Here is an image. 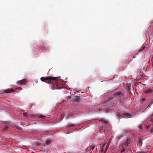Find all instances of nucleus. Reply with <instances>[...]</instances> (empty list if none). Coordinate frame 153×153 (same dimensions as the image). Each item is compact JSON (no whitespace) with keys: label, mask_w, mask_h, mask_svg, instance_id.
Returning <instances> with one entry per match:
<instances>
[{"label":"nucleus","mask_w":153,"mask_h":153,"mask_svg":"<svg viewBox=\"0 0 153 153\" xmlns=\"http://www.w3.org/2000/svg\"><path fill=\"white\" fill-rule=\"evenodd\" d=\"M115 100V98L114 97V96H113L112 97H111L108 99L107 102L108 103H110V102L114 101Z\"/></svg>","instance_id":"nucleus-11"},{"label":"nucleus","mask_w":153,"mask_h":153,"mask_svg":"<svg viewBox=\"0 0 153 153\" xmlns=\"http://www.w3.org/2000/svg\"><path fill=\"white\" fill-rule=\"evenodd\" d=\"M80 100L79 96H76L73 98V101L75 102H78Z\"/></svg>","instance_id":"nucleus-10"},{"label":"nucleus","mask_w":153,"mask_h":153,"mask_svg":"<svg viewBox=\"0 0 153 153\" xmlns=\"http://www.w3.org/2000/svg\"><path fill=\"white\" fill-rule=\"evenodd\" d=\"M144 48H145L144 47H143V48H141L139 51H142L144 49Z\"/></svg>","instance_id":"nucleus-20"},{"label":"nucleus","mask_w":153,"mask_h":153,"mask_svg":"<svg viewBox=\"0 0 153 153\" xmlns=\"http://www.w3.org/2000/svg\"><path fill=\"white\" fill-rule=\"evenodd\" d=\"M105 144H104L103 145V146H102V147H101V146L100 147V148L101 149L102 151V152L104 151V152H106V151L107 149L108 148V146L107 145L106 147L105 148V150L104 147H105Z\"/></svg>","instance_id":"nucleus-12"},{"label":"nucleus","mask_w":153,"mask_h":153,"mask_svg":"<svg viewBox=\"0 0 153 153\" xmlns=\"http://www.w3.org/2000/svg\"><path fill=\"white\" fill-rule=\"evenodd\" d=\"M101 121L102 122V128H107L108 126V123L107 121L105 120H102Z\"/></svg>","instance_id":"nucleus-6"},{"label":"nucleus","mask_w":153,"mask_h":153,"mask_svg":"<svg viewBox=\"0 0 153 153\" xmlns=\"http://www.w3.org/2000/svg\"><path fill=\"white\" fill-rule=\"evenodd\" d=\"M38 117L39 118H42L43 119H45L46 117L42 115H40L38 116Z\"/></svg>","instance_id":"nucleus-16"},{"label":"nucleus","mask_w":153,"mask_h":153,"mask_svg":"<svg viewBox=\"0 0 153 153\" xmlns=\"http://www.w3.org/2000/svg\"><path fill=\"white\" fill-rule=\"evenodd\" d=\"M75 126V125L74 124H69L68 125L69 127H73Z\"/></svg>","instance_id":"nucleus-18"},{"label":"nucleus","mask_w":153,"mask_h":153,"mask_svg":"<svg viewBox=\"0 0 153 153\" xmlns=\"http://www.w3.org/2000/svg\"><path fill=\"white\" fill-rule=\"evenodd\" d=\"M131 142V139L130 137H127L126 139V141L122 143V145L123 146H125L126 147H128V145Z\"/></svg>","instance_id":"nucleus-3"},{"label":"nucleus","mask_w":153,"mask_h":153,"mask_svg":"<svg viewBox=\"0 0 153 153\" xmlns=\"http://www.w3.org/2000/svg\"><path fill=\"white\" fill-rule=\"evenodd\" d=\"M95 147L94 146H93L92 147H91V148L92 149H93Z\"/></svg>","instance_id":"nucleus-22"},{"label":"nucleus","mask_w":153,"mask_h":153,"mask_svg":"<svg viewBox=\"0 0 153 153\" xmlns=\"http://www.w3.org/2000/svg\"><path fill=\"white\" fill-rule=\"evenodd\" d=\"M129 134H130V132L128 130H123L121 131L120 134L118 136V138L119 139H120L121 137L128 135Z\"/></svg>","instance_id":"nucleus-2"},{"label":"nucleus","mask_w":153,"mask_h":153,"mask_svg":"<svg viewBox=\"0 0 153 153\" xmlns=\"http://www.w3.org/2000/svg\"><path fill=\"white\" fill-rule=\"evenodd\" d=\"M57 78L56 77H52L51 76H47L46 77H42L41 80L42 82H45L48 84L51 83L52 84H54L56 86V88L57 89H60L62 88L63 86L62 84V80L56 79Z\"/></svg>","instance_id":"nucleus-1"},{"label":"nucleus","mask_w":153,"mask_h":153,"mask_svg":"<svg viewBox=\"0 0 153 153\" xmlns=\"http://www.w3.org/2000/svg\"><path fill=\"white\" fill-rule=\"evenodd\" d=\"M18 89L19 90H22V88H21V87H19L18 88Z\"/></svg>","instance_id":"nucleus-23"},{"label":"nucleus","mask_w":153,"mask_h":153,"mask_svg":"<svg viewBox=\"0 0 153 153\" xmlns=\"http://www.w3.org/2000/svg\"><path fill=\"white\" fill-rule=\"evenodd\" d=\"M153 132V127L152 128L150 131V133H152Z\"/></svg>","instance_id":"nucleus-21"},{"label":"nucleus","mask_w":153,"mask_h":153,"mask_svg":"<svg viewBox=\"0 0 153 153\" xmlns=\"http://www.w3.org/2000/svg\"><path fill=\"white\" fill-rule=\"evenodd\" d=\"M138 144L140 146H141L143 144L142 141L141 139V138L140 137H139L138 138Z\"/></svg>","instance_id":"nucleus-13"},{"label":"nucleus","mask_w":153,"mask_h":153,"mask_svg":"<svg viewBox=\"0 0 153 153\" xmlns=\"http://www.w3.org/2000/svg\"><path fill=\"white\" fill-rule=\"evenodd\" d=\"M137 153H141L140 152H137Z\"/></svg>","instance_id":"nucleus-25"},{"label":"nucleus","mask_w":153,"mask_h":153,"mask_svg":"<svg viewBox=\"0 0 153 153\" xmlns=\"http://www.w3.org/2000/svg\"><path fill=\"white\" fill-rule=\"evenodd\" d=\"M140 102L141 103H143V102L146 101V99L145 98H141L140 99Z\"/></svg>","instance_id":"nucleus-14"},{"label":"nucleus","mask_w":153,"mask_h":153,"mask_svg":"<svg viewBox=\"0 0 153 153\" xmlns=\"http://www.w3.org/2000/svg\"><path fill=\"white\" fill-rule=\"evenodd\" d=\"M23 116L26 117H28V114L27 112H24L23 114Z\"/></svg>","instance_id":"nucleus-15"},{"label":"nucleus","mask_w":153,"mask_h":153,"mask_svg":"<svg viewBox=\"0 0 153 153\" xmlns=\"http://www.w3.org/2000/svg\"><path fill=\"white\" fill-rule=\"evenodd\" d=\"M131 115V114L129 113H124L123 114V116L119 114H118L117 116L119 118H121L123 117L124 118H128L130 117Z\"/></svg>","instance_id":"nucleus-4"},{"label":"nucleus","mask_w":153,"mask_h":153,"mask_svg":"<svg viewBox=\"0 0 153 153\" xmlns=\"http://www.w3.org/2000/svg\"><path fill=\"white\" fill-rule=\"evenodd\" d=\"M51 143V141L50 140H48L46 141L45 142V144L47 145H48Z\"/></svg>","instance_id":"nucleus-17"},{"label":"nucleus","mask_w":153,"mask_h":153,"mask_svg":"<svg viewBox=\"0 0 153 153\" xmlns=\"http://www.w3.org/2000/svg\"><path fill=\"white\" fill-rule=\"evenodd\" d=\"M144 93L146 94H149L152 93L153 92V90L151 88H147L144 90Z\"/></svg>","instance_id":"nucleus-8"},{"label":"nucleus","mask_w":153,"mask_h":153,"mask_svg":"<svg viewBox=\"0 0 153 153\" xmlns=\"http://www.w3.org/2000/svg\"><path fill=\"white\" fill-rule=\"evenodd\" d=\"M122 94V93L121 92H118L115 93L114 94V97L115 99H120V98Z\"/></svg>","instance_id":"nucleus-5"},{"label":"nucleus","mask_w":153,"mask_h":153,"mask_svg":"<svg viewBox=\"0 0 153 153\" xmlns=\"http://www.w3.org/2000/svg\"><path fill=\"white\" fill-rule=\"evenodd\" d=\"M149 107V108H150V106H149V105L146 108H147L148 107Z\"/></svg>","instance_id":"nucleus-24"},{"label":"nucleus","mask_w":153,"mask_h":153,"mask_svg":"<svg viewBox=\"0 0 153 153\" xmlns=\"http://www.w3.org/2000/svg\"><path fill=\"white\" fill-rule=\"evenodd\" d=\"M125 151V150L123 149V151Z\"/></svg>","instance_id":"nucleus-26"},{"label":"nucleus","mask_w":153,"mask_h":153,"mask_svg":"<svg viewBox=\"0 0 153 153\" xmlns=\"http://www.w3.org/2000/svg\"><path fill=\"white\" fill-rule=\"evenodd\" d=\"M150 127V126L149 125H147L145 126V128L147 129H149Z\"/></svg>","instance_id":"nucleus-19"},{"label":"nucleus","mask_w":153,"mask_h":153,"mask_svg":"<svg viewBox=\"0 0 153 153\" xmlns=\"http://www.w3.org/2000/svg\"><path fill=\"white\" fill-rule=\"evenodd\" d=\"M14 91V90L13 88H8L5 90L4 92L6 93H12Z\"/></svg>","instance_id":"nucleus-9"},{"label":"nucleus","mask_w":153,"mask_h":153,"mask_svg":"<svg viewBox=\"0 0 153 153\" xmlns=\"http://www.w3.org/2000/svg\"><path fill=\"white\" fill-rule=\"evenodd\" d=\"M27 80L26 79H24L20 80H19L17 82L18 84L23 85L25 83L27 82Z\"/></svg>","instance_id":"nucleus-7"}]
</instances>
